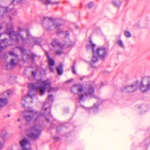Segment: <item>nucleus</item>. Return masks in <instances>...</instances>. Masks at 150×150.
I'll list each match as a JSON object with an SVG mask.
<instances>
[{"label": "nucleus", "instance_id": "f03ea898", "mask_svg": "<svg viewBox=\"0 0 150 150\" xmlns=\"http://www.w3.org/2000/svg\"><path fill=\"white\" fill-rule=\"evenodd\" d=\"M71 90L72 93H76L81 101L85 100L87 97H93L94 93L93 87L90 86L86 91H85L83 89V86L79 84L73 85L71 88Z\"/></svg>", "mask_w": 150, "mask_h": 150}, {"label": "nucleus", "instance_id": "4468645a", "mask_svg": "<svg viewBox=\"0 0 150 150\" xmlns=\"http://www.w3.org/2000/svg\"><path fill=\"white\" fill-rule=\"evenodd\" d=\"M7 39H4L2 40L0 43V53L1 52L2 50L6 47L8 45L5 44V42L7 41Z\"/></svg>", "mask_w": 150, "mask_h": 150}, {"label": "nucleus", "instance_id": "72a5a7b5", "mask_svg": "<svg viewBox=\"0 0 150 150\" xmlns=\"http://www.w3.org/2000/svg\"><path fill=\"white\" fill-rule=\"evenodd\" d=\"M53 66H49V68L50 70V71L52 72H54V69L53 67Z\"/></svg>", "mask_w": 150, "mask_h": 150}, {"label": "nucleus", "instance_id": "ea45409f", "mask_svg": "<svg viewBox=\"0 0 150 150\" xmlns=\"http://www.w3.org/2000/svg\"><path fill=\"white\" fill-rule=\"evenodd\" d=\"M22 0H17V1L18 3L20 2ZM15 0H13V1L14 2Z\"/></svg>", "mask_w": 150, "mask_h": 150}, {"label": "nucleus", "instance_id": "39448f33", "mask_svg": "<svg viewBox=\"0 0 150 150\" xmlns=\"http://www.w3.org/2000/svg\"><path fill=\"white\" fill-rule=\"evenodd\" d=\"M51 83L48 79H47L42 81H38L36 84L30 83L28 85V88L30 90H38L41 94H44L45 91V89L49 88L48 90V92H51L54 91V89L52 87H50Z\"/></svg>", "mask_w": 150, "mask_h": 150}, {"label": "nucleus", "instance_id": "2eb2a0df", "mask_svg": "<svg viewBox=\"0 0 150 150\" xmlns=\"http://www.w3.org/2000/svg\"><path fill=\"white\" fill-rule=\"evenodd\" d=\"M46 55L48 61L49 66H54L55 65V62L54 60L52 58H51L50 57L49 55L47 52H46Z\"/></svg>", "mask_w": 150, "mask_h": 150}, {"label": "nucleus", "instance_id": "de8ad7c7", "mask_svg": "<svg viewBox=\"0 0 150 150\" xmlns=\"http://www.w3.org/2000/svg\"><path fill=\"white\" fill-rule=\"evenodd\" d=\"M2 146H1V145H0V149H2Z\"/></svg>", "mask_w": 150, "mask_h": 150}, {"label": "nucleus", "instance_id": "b1692460", "mask_svg": "<svg viewBox=\"0 0 150 150\" xmlns=\"http://www.w3.org/2000/svg\"><path fill=\"white\" fill-rule=\"evenodd\" d=\"M98 105L97 104H95L93 107V109L95 113L97 112L98 110Z\"/></svg>", "mask_w": 150, "mask_h": 150}, {"label": "nucleus", "instance_id": "4c0bfd02", "mask_svg": "<svg viewBox=\"0 0 150 150\" xmlns=\"http://www.w3.org/2000/svg\"><path fill=\"white\" fill-rule=\"evenodd\" d=\"M73 81V79H70V80H69L67 81L66 82V83H69L70 82H71L72 81Z\"/></svg>", "mask_w": 150, "mask_h": 150}, {"label": "nucleus", "instance_id": "37998d69", "mask_svg": "<svg viewBox=\"0 0 150 150\" xmlns=\"http://www.w3.org/2000/svg\"><path fill=\"white\" fill-rule=\"evenodd\" d=\"M54 3V4H59V2H55Z\"/></svg>", "mask_w": 150, "mask_h": 150}, {"label": "nucleus", "instance_id": "f704fd0d", "mask_svg": "<svg viewBox=\"0 0 150 150\" xmlns=\"http://www.w3.org/2000/svg\"><path fill=\"white\" fill-rule=\"evenodd\" d=\"M32 75L33 77H35L36 75V73L35 72L33 71L32 72Z\"/></svg>", "mask_w": 150, "mask_h": 150}, {"label": "nucleus", "instance_id": "e433bc0d", "mask_svg": "<svg viewBox=\"0 0 150 150\" xmlns=\"http://www.w3.org/2000/svg\"><path fill=\"white\" fill-rule=\"evenodd\" d=\"M22 28L19 27H18V30L19 32H21L22 31Z\"/></svg>", "mask_w": 150, "mask_h": 150}, {"label": "nucleus", "instance_id": "9b49d317", "mask_svg": "<svg viewBox=\"0 0 150 150\" xmlns=\"http://www.w3.org/2000/svg\"><path fill=\"white\" fill-rule=\"evenodd\" d=\"M34 95H31L30 93H28L27 94L22 97L21 100V103L23 107L25 106V104L27 102L29 98H32L34 97Z\"/></svg>", "mask_w": 150, "mask_h": 150}, {"label": "nucleus", "instance_id": "473e14b6", "mask_svg": "<svg viewBox=\"0 0 150 150\" xmlns=\"http://www.w3.org/2000/svg\"><path fill=\"white\" fill-rule=\"evenodd\" d=\"M93 5V2H90L88 4V8H91Z\"/></svg>", "mask_w": 150, "mask_h": 150}, {"label": "nucleus", "instance_id": "a19ab883", "mask_svg": "<svg viewBox=\"0 0 150 150\" xmlns=\"http://www.w3.org/2000/svg\"><path fill=\"white\" fill-rule=\"evenodd\" d=\"M2 26L0 27V30H1V29H2ZM1 34L0 33V37L1 36Z\"/></svg>", "mask_w": 150, "mask_h": 150}, {"label": "nucleus", "instance_id": "864d4df0", "mask_svg": "<svg viewBox=\"0 0 150 150\" xmlns=\"http://www.w3.org/2000/svg\"><path fill=\"white\" fill-rule=\"evenodd\" d=\"M52 126L53 125V124H52Z\"/></svg>", "mask_w": 150, "mask_h": 150}, {"label": "nucleus", "instance_id": "4be33fe9", "mask_svg": "<svg viewBox=\"0 0 150 150\" xmlns=\"http://www.w3.org/2000/svg\"><path fill=\"white\" fill-rule=\"evenodd\" d=\"M117 43L120 47L123 48L124 47V44L121 40L119 39L117 40Z\"/></svg>", "mask_w": 150, "mask_h": 150}, {"label": "nucleus", "instance_id": "c85d7f7f", "mask_svg": "<svg viewBox=\"0 0 150 150\" xmlns=\"http://www.w3.org/2000/svg\"><path fill=\"white\" fill-rule=\"evenodd\" d=\"M40 1L42 3L45 4H49L51 2L50 0H40Z\"/></svg>", "mask_w": 150, "mask_h": 150}, {"label": "nucleus", "instance_id": "603ef678", "mask_svg": "<svg viewBox=\"0 0 150 150\" xmlns=\"http://www.w3.org/2000/svg\"><path fill=\"white\" fill-rule=\"evenodd\" d=\"M19 128H20V129H21V126H20V127H19Z\"/></svg>", "mask_w": 150, "mask_h": 150}, {"label": "nucleus", "instance_id": "49530a36", "mask_svg": "<svg viewBox=\"0 0 150 150\" xmlns=\"http://www.w3.org/2000/svg\"><path fill=\"white\" fill-rule=\"evenodd\" d=\"M7 116H8V117H10V115H7Z\"/></svg>", "mask_w": 150, "mask_h": 150}, {"label": "nucleus", "instance_id": "a211bd4d", "mask_svg": "<svg viewBox=\"0 0 150 150\" xmlns=\"http://www.w3.org/2000/svg\"><path fill=\"white\" fill-rule=\"evenodd\" d=\"M57 71L59 75H62L63 73V65L60 64L58 67L57 68Z\"/></svg>", "mask_w": 150, "mask_h": 150}, {"label": "nucleus", "instance_id": "8fccbe9b", "mask_svg": "<svg viewBox=\"0 0 150 150\" xmlns=\"http://www.w3.org/2000/svg\"><path fill=\"white\" fill-rule=\"evenodd\" d=\"M144 142H145V143H147V144H147V143H148V142H146V141H145Z\"/></svg>", "mask_w": 150, "mask_h": 150}, {"label": "nucleus", "instance_id": "5701e85b", "mask_svg": "<svg viewBox=\"0 0 150 150\" xmlns=\"http://www.w3.org/2000/svg\"><path fill=\"white\" fill-rule=\"evenodd\" d=\"M95 54H94L91 60V61L93 63H96L98 61V57Z\"/></svg>", "mask_w": 150, "mask_h": 150}, {"label": "nucleus", "instance_id": "c756f323", "mask_svg": "<svg viewBox=\"0 0 150 150\" xmlns=\"http://www.w3.org/2000/svg\"><path fill=\"white\" fill-rule=\"evenodd\" d=\"M67 42H70V44H67L69 47H73L75 45V43L74 42L71 41L69 40H68V41H67Z\"/></svg>", "mask_w": 150, "mask_h": 150}, {"label": "nucleus", "instance_id": "c03bdc74", "mask_svg": "<svg viewBox=\"0 0 150 150\" xmlns=\"http://www.w3.org/2000/svg\"><path fill=\"white\" fill-rule=\"evenodd\" d=\"M57 132H59V128H57Z\"/></svg>", "mask_w": 150, "mask_h": 150}, {"label": "nucleus", "instance_id": "58836bf2", "mask_svg": "<svg viewBox=\"0 0 150 150\" xmlns=\"http://www.w3.org/2000/svg\"><path fill=\"white\" fill-rule=\"evenodd\" d=\"M148 89H150V82L148 83L147 85Z\"/></svg>", "mask_w": 150, "mask_h": 150}, {"label": "nucleus", "instance_id": "6e6552de", "mask_svg": "<svg viewBox=\"0 0 150 150\" xmlns=\"http://www.w3.org/2000/svg\"><path fill=\"white\" fill-rule=\"evenodd\" d=\"M138 87L137 83L131 85L125 86L121 88V91L124 93L133 92L137 90Z\"/></svg>", "mask_w": 150, "mask_h": 150}, {"label": "nucleus", "instance_id": "7ed1b4c3", "mask_svg": "<svg viewBox=\"0 0 150 150\" xmlns=\"http://www.w3.org/2000/svg\"><path fill=\"white\" fill-rule=\"evenodd\" d=\"M50 24H52V25L55 26L57 30V34L58 35H59L62 34H63L66 38L69 36V34L68 31H64L61 28L62 24L59 23H55L52 18L48 17H44L42 22V25L44 27L48 30H49L50 28H51Z\"/></svg>", "mask_w": 150, "mask_h": 150}, {"label": "nucleus", "instance_id": "423d86ee", "mask_svg": "<svg viewBox=\"0 0 150 150\" xmlns=\"http://www.w3.org/2000/svg\"><path fill=\"white\" fill-rule=\"evenodd\" d=\"M96 46V45L94 44L91 39L89 41V44L87 46V49H91L93 54H96L101 59H104L106 57L109 48L107 47L101 46L98 47L96 51L95 48Z\"/></svg>", "mask_w": 150, "mask_h": 150}, {"label": "nucleus", "instance_id": "6ab92c4d", "mask_svg": "<svg viewBox=\"0 0 150 150\" xmlns=\"http://www.w3.org/2000/svg\"><path fill=\"white\" fill-rule=\"evenodd\" d=\"M140 88L141 91L143 92H145L148 90L147 85L146 86L144 85L143 84L142 81L141 83Z\"/></svg>", "mask_w": 150, "mask_h": 150}, {"label": "nucleus", "instance_id": "4d7b16f0", "mask_svg": "<svg viewBox=\"0 0 150 150\" xmlns=\"http://www.w3.org/2000/svg\"><path fill=\"white\" fill-rule=\"evenodd\" d=\"M103 84V83H102V84ZM102 85H103V84H102Z\"/></svg>", "mask_w": 150, "mask_h": 150}, {"label": "nucleus", "instance_id": "412c9836", "mask_svg": "<svg viewBox=\"0 0 150 150\" xmlns=\"http://www.w3.org/2000/svg\"><path fill=\"white\" fill-rule=\"evenodd\" d=\"M113 4L117 7H119L121 5V2L119 0H114L112 1Z\"/></svg>", "mask_w": 150, "mask_h": 150}, {"label": "nucleus", "instance_id": "aec40b11", "mask_svg": "<svg viewBox=\"0 0 150 150\" xmlns=\"http://www.w3.org/2000/svg\"><path fill=\"white\" fill-rule=\"evenodd\" d=\"M11 91L8 90L4 93L3 95L6 97L10 98L11 96Z\"/></svg>", "mask_w": 150, "mask_h": 150}, {"label": "nucleus", "instance_id": "f3484780", "mask_svg": "<svg viewBox=\"0 0 150 150\" xmlns=\"http://www.w3.org/2000/svg\"><path fill=\"white\" fill-rule=\"evenodd\" d=\"M18 49L20 50L21 52L22 53L23 57L22 59V60L23 62H25L26 60H25L24 59V55L26 54V50L24 49L23 46H20L18 47Z\"/></svg>", "mask_w": 150, "mask_h": 150}, {"label": "nucleus", "instance_id": "c9c22d12", "mask_svg": "<svg viewBox=\"0 0 150 150\" xmlns=\"http://www.w3.org/2000/svg\"><path fill=\"white\" fill-rule=\"evenodd\" d=\"M62 52L60 51H57L56 52V55H61Z\"/></svg>", "mask_w": 150, "mask_h": 150}, {"label": "nucleus", "instance_id": "ddd939ff", "mask_svg": "<svg viewBox=\"0 0 150 150\" xmlns=\"http://www.w3.org/2000/svg\"><path fill=\"white\" fill-rule=\"evenodd\" d=\"M8 100L7 98H0V108L6 105L8 103Z\"/></svg>", "mask_w": 150, "mask_h": 150}, {"label": "nucleus", "instance_id": "bb28decb", "mask_svg": "<svg viewBox=\"0 0 150 150\" xmlns=\"http://www.w3.org/2000/svg\"><path fill=\"white\" fill-rule=\"evenodd\" d=\"M32 38L33 40L34 44L35 45H39V42L38 41V38H34L32 37Z\"/></svg>", "mask_w": 150, "mask_h": 150}, {"label": "nucleus", "instance_id": "7c9ffc66", "mask_svg": "<svg viewBox=\"0 0 150 150\" xmlns=\"http://www.w3.org/2000/svg\"><path fill=\"white\" fill-rule=\"evenodd\" d=\"M26 34L27 37L28 38H29V39L31 38V37H32L31 36V35H30V33L28 31V30L26 31Z\"/></svg>", "mask_w": 150, "mask_h": 150}, {"label": "nucleus", "instance_id": "f257e3e1", "mask_svg": "<svg viewBox=\"0 0 150 150\" xmlns=\"http://www.w3.org/2000/svg\"><path fill=\"white\" fill-rule=\"evenodd\" d=\"M23 114L27 121H31L33 122V125L31 126L26 131L28 136L33 140L36 139L40 136L42 129L41 125L42 118L45 117L48 122L49 119L48 117H52L50 112L47 114L46 112L40 113L30 107L25 110Z\"/></svg>", "mask_w": 150, "mask_h": 150}, {"label": "nucleus", "instance_id": "dca6fc26", "mask_svg": "<svg viewBox=\"0 0 150 150\" xmlns=\"http://www.w3.org/2000/svg\"><path fill=\"white\" fill-rule=\"evenodd\" d=\"M36 57L37 55L36 54L31 52L30 54H26V60L32 59L33 61H34L35 57Z\"/></svg>", "mask_w": 150, "mask_h": 150}, {"label": "nucleus", "instance_id": "3c124183", "mask_svg": "<svg viewBox=\"0 0 150 150\" xmlns=\"http://www.w3.org/2000/svg\"><path fill=\"white\" fill-rule=\"evenodd\" d=\"M20 121V119H18V121Z\"/></svg>", "mask_w": 150, "mask_h": 150}, {"label": "nucleus", "instance_id": "9d476101", "mask_svg": "<svg viewBox=\"0 0 150 150\" xmlns=\"http://www.w3.org/2000/svg\"><path fill=\"white\" fill-rule=\"evenodd\" d=\"M20 147L21 149L19 150H31V149L27 147V146H30V143L27 139H24L19 142Z\"/></svg>", "mask_w": 150, "mask_h": 150}, {"label": "nucleus", "instance_id": "5fc2aeb1", "mask_svg": "<svg viewBox=\"0 0 150 150\" xmlns=\"http://www.w3.org/2000/svg\"><path fill=\"white\" fill-rule=\"evenodd\" d=\"M91 65H92V66H93L92 64H91Z\"/></svg>", "mask_w": 150, "mask_h": 150}, {"label": "nucleus", "instance_id": "6e6d98bb", "mask_svg": "<svg viewBox=\"0 0 150 150\" xmlns=\"http://www.w3.org/2000/svg\"><path fill=\"white\" fill-rule=\"evenodd\" d=\"M51 126L50 127V128L51 129Z\"/></svg>", "mask_w": 150, "mask_h": 150}, {"label": "nucleus", "instance_id": "393cba45", "mask_svg": "<svg viewBox=\"0 0 150 150\" xmlns=\"http://www.w3.org/2000/svg\"><path fill=\"white\" fill-rule=\"evenodd\" d=\"M124 35L127 38H129L131 36V33L128 31H125L124 33Z\"/></svg>", "mask_w": 150, "mask_h": 150}, {"label": "nucleus", "instance_id": "0eeeda50", "mask_svg": "<svg viewBox=\"0 0 150 150\" xmlns=\"http://www.w3.org/2000/svg\"><path fill=\"white\" fill-rule=\"evenodd\" d=\"M12 57L10 62L11 65L15 66L16 65L19 61L18 55L16 54L14 51H10L6 52L4 55V57L6 59L8 58V55Z\"/></svg>", "mask_w": 150, "mask_h": 150}, {"label": "nucleus", "instance_id": "79ce46f5", "mask_svg": "<svg viewBox=\"0 0 150 150\" xmlns=\"http://www.w3.org/2000/svg\"><path fill=\"white\" fill-rule=\"evenodd\" d=\"M9 18L10 21H11L12 20L11 17V16H9Z\"/></svg>", "mask_w": 150, "mask_h": 150}, {"label": "nucleus", "instance_id": "20e7f679", "mask_svg": "<svg viewBox=\"0 0 150 150\" xmlns=\"http://www.w3.org/2000/svg\"><path fill=\"white\" fill-rule=\"evenodd\" d=\"M13 23H10L8 24L5 31L6 33L8 35L11 40H14L18 43L24 45L26 42L27 39L24 38L20 33L14 30Z\"/></svg>", "mask_w": 150, "mask_h": 150}, {"label": "nucleus", "instance_id": "09e8293b", "mask_svg": "<svg viewBox=\"0 0 150 150\" xmlns=\"http://www.w3.org/2000/svg\"><path fill=\"white\" fill-rule=\"evenodd\" d=\"M16 13V12L15 13H13V15H15Z\"/></svg>", "mask_w": 150, "mask_h": 150}, {"label": "nucleus", "instance_id": "cd10ccee", "mask_svg": "<svg viewBox=\"0 0 150 150\" xmlns=\"http://www.w3.org/2000/svg\"><path fill=\"white\" fill-rule=\"evenodd\" d=\"M6 68L8 70L12 69L14 67L13 65H11V63L9 62L6 65Z\"/></svg>", "mask_w": 150, "mask_h": 150}, {"label": "nucleus", "instance_id": "f8f14e48", "mask_svg": "<svg viewBox=\"0 0 150 150\" xmlns=\"http://www.w3.org/2000/svg\"><path fill=\"white\" fill-rule=\"evenodd\" d=\"M11 9L9 8L8 7H3L0 6V15L3 16L6 14L11 11Z\"/></svg>", "mask_w": 150, "mask_h": 150}, {"label": "nucleus", "instance_id": "1a4fd4ad", "mask_svg": "<svg viewBox=\"0 0 150 150\" xmlns=\"http://www.w3.org/2000/svg\"><path fill=\"white\" fill-rule=\"evenodd\" d=\"M53 102V97L52 95H49L47 100L44 103L43 106L42 108V110L46 111L47 110L49 109L50 111L51 110V105L50 103L48 101Z\"/></svg>", "mask_w": 150, "mask_h": 150}, {"label": "nucleus", "instance_id": "a18cd8bd", "mask_svg": "<svg viewBox=\"0 0 150 150\" xmlns=\"http://www.w3.org/2000/svg\"><path fill=\"white\" fill-rule=\"evenodd\" d=\"M55 139H59V138L58 137H57L55 138Z\"/></svg>", "mask_w": 150, "mask_h": 150}, {"label": "nucleus", "instance_id": "2f4dec72", "mask_svg": "<svg viewBox=\"0 0 150 150\" xmlns=\"http://www.w3.org/2000/svg\"><path fill=\"white\" fill-rule=\"evenodd\" d=\"M75 64V62H74V65L72 67V69L73 72L75 74H76V71H75V69H74V65Z\"/></svg>", "mask_w": 150, "mask_h": 150}, {"label": "nucleus", "instance_id": "a878e982", "mask_svg": "<svg viewBox=\"0 0 150 150\" xmlns=\"http://www.w3.org/2000/svg\"><path fill=\"white\" fill-rule=\"evenodd\" d=\"M51 45L53 47H55L59 45V44L57 42V41L56 40H55L53 41L52 42Z\"/></svg>", "mask_w": 150, "mask_h": 150}]
</instances>
